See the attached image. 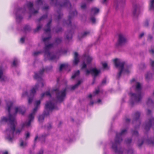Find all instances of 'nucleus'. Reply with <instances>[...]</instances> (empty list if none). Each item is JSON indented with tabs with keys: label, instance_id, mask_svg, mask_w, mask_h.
I'll return each mask as SVG.
<instances>
[{
	"label": "nucleus",
	"instance_id": "8fccbe9b",
	"mask_svg": "<svg viewBox=\"0 0 154 154\" xmlns=\"http://www.w3.org/2000/svg\"><path fill=\"white\" fill-rule=\"evenodd\" d=\"M22 129L18 130L16 131V133L17 134H20L22 131Z\"/></svg>",
	"mask_w": 154,
	"mask_h": 154
},
{
	"label": "nucleus",
	"instance_id": "39448f33",
	"mask_svg": "<svg viewBox=\"0 0 154 154\" xmlns=\"http://www.w3.org/2000/svg\"><path fill=\"white\" fill-rule=\"evenodd\" d=\"M127 133V130L124 129L122 131L119 133L117 134L115 138V143L112 144V148L115 151L116 154H122V151L118 150L117 145L119 144L122 141V136L125 134Z\"/></svg>",
	"mask_w": 154,
	"mask_h": 154
},
{
	"label": "nucleus",
	"instance_id": "cd10ccee",
	"mask_svg": "<svg viewBox=\"0 0 154 154\" xmlns=\"http://www.w3.org/2000/svg\"><path fill=\"white\" fill-rule=\"evenodd\" d=\"M45 95H46L50 97L51 96V94H50V92L49 91H47L45 93L42 94L41 95V97H43Z\"/></svg>",
	"mask_w": 154,
	"mask_h": 154
},
{
	"label": "nucleus",
	"instance_id": "09e8293b",
	"mask_svg": "<svg viewBox=\"0 0 154 154\" xmlns=\"http://www.w3.org/2000/svg\"><path fill=\"white\" fill-rule=\"evenodd\" d=\"M149 24L148 22V21H146L144 23V26L146 27H147L148 26Z\"/></svg>",
	"mask_w": 154,
	"mask_h": 154
},
{
	"label": "nucleus",
	"instance_id": "a878e982",
	"mask_svg": "<svg viewBox=\"0 0 154 154\" xmlns=\"http://www.w3.org/2000/svg\"><path fill=\"white\" fill-rule=\"evenodd\" d=\"M80 74V71L79 70H77L75 72L73 75L71 77L72 79H74L75 77L79 75Z\"/></svg>",
	"mask_w": 154,
	"mask_h": 154
},
{
	"label": "nucleus",
	"instance_id": "f03ea898",
	"mask_svg": "<svg viewBox=\"0 0 154 154\" xmlns=\"http://www.w3.org/2000/svg\"><path fill=\"white\" fill-rule=\"evenodd\" d=\"M133 87L136 93H130L131 99L130 100V103L132 105L140 102L142 98L141 93L142 87L140 84L139 82H136Z\"/></svg>",
	"mask_w": 154,
	"mask_h": 154
},
{
	"label": "nucleus",
	"instance_id": "69168bd1",
	"mask_svg": "<svg viewBox=\"0 0 154 154\" xmlns=\"http://www.w3.org/2000/svg\"><path fill=\"white\" fill-rule=\"evenodd\" d=\"M38 138V136H36L35 138V140H34V142H35L37 139Z\"/></svg>",
	"mask_w": 154,
	"mask_h": 154
},
{
	"label": "nucleus",
	"instance_id": "a19ab883",
	"mask_svg": "<svg viewBox=\"0 0 154 154\" xmlns=\"http://www.w3.org/2000/svg\"><path fill=\"white\" fill-rule=\"evenodd\" d=\"M102 65L103 67L105 69H106L107 68V64L106 63H103Z\"/></svg>",
	"mask_w": 154,
	"mask_h": 154
},
{
	"label": "nucleus",
	"instance_id": "3c124183",
	"mask_svg": "<svg viewBox=\"0 0 154 154\" xmlns=\"http://www.w3.org/2000/svg\"><path fill=\"white\" fill-rule=\"evenodd\" d=\"M24 41V38H22L20 39V42L21 43H23Z\"/></svg>",
	"mask_w": 154,
	"mask_h": 154
},
{
	"label": "nucleus",
	"instance_id": "bf43d9fd",
	"mask_svg": "<svg viewBox=\"0 0 154 154\" xmlns=\"http://www.w3.org/2000/svg\"><path fill=\"white\" fill-rule=\"evenodd\" d=\"M151 113V111L149 109L147 110V114L148 115H149Z\"/></svg>",
	"mask_w": 154,
	"mask_h": 154
},
{
	"label": "nucleus",
	"instance_id": "5fc2aeb1",
	"mask_svg": "<svg viewBox=\"0 0 154 154\" xmlns=\"http://www.w3.org/2000/svg\"><path fill=\"white\" fill-rule=\"evenodd\" d=\"M106 80L105 79H104L103 80V81H102V83L103 84H105L106 83Z\"/></svg>",
	"mask_w": 154,
	"mask_h": 154
},
{
	"label": "nucleus",
	"instance_id": "4be33fe9",
	"mask_svg": "<svg viewBox=\"0 0 154 154\" xmlns=\"http://www.w3.org/2000/svg\"><path fill=\"white\" fill-rule=\"evenodd\" d=\"M66 39L69 41L70 39H72V31H70L69 32H67L66 33Z\"/></svg>",
	"mask_w": 154,
	"mask_h": 154
},
{
	"label": "nucleus",
	"instance_id": "2eb2a0df",
	"mask_svg": "<svg viewBox=\"0 0 154 154\" xmlns=\"http://www.w3.org/2000/svg\"><path fill=\"white\" fill-rule=\"evenodd\" d=\"M140 12L139 7L137 5H133L132 9V14L134 16H137Z\"/></svg>",
	"mask_w": 154,
	"mask_h": 154
},
{
	"label": "nucleus",
	"instance_id": "c85d7f7f",
	"mask_svg": "<svg viewBox=\"0 0 154 154\" xmlns=\"http://www.w3.org/2000/svg\"><path fill=\"white\" fill-rule=\"evenodd\" d=\"M47 15H45L42 16L38 20V22H40L42 20H44V19L47 18Z\"/></svg>",
	"mask_w": 154,
	"mask_h": 154
},
{
	"label": "nucleus",
	"instance_id": "aec40b11",
	"mask_svg": "<svg viewBox=\"0 0 154 154\" xmlns=\"http://www.w3.org/2000/svg\"><path fill=\"white\" fill-rule=\"evenodd\" d=\"M52 22V20L51 19L49 22L47 24L46 26V28L44 29L45 33L50 32L51 31L50 26Z\"/></svg>",
	"mask_w": 154,
	"mask_h": 154
},
{
	"label": "nucleus",
	"instance_id": "a18cd8bd",
	"mask_svg": "<svg viewBox=\"0 0 154 154\" xmlns=\"http://www.w3.org/2000/svg\"><path fill=\"white\" fill-rule=\"evenodd\" d=\"M126 142L127 143H131V139H127L126 141Z\"/></svg>",
	"mask_w": 154,
	"mask_h": 154
},
{
	"label": "nucleus",
	"instance_id": "9b49d317",
	"mask_svg": "<svg viewBox=\"0 0 154 154\" xmlns=\"http://www.w3.org/2000/svg\"><path fill=\"white\" fill-rule=\"evenodd\" d=\"M114 62L116 66L119 68V72L117 76V79H119L124 70V66L125 63L119 59H116L114 60Z\"/></svg>",
	"mask_w": 154,
	"mask_h": 154
},
{
	"label": "nucleus",
	"instance_id": "37998d69",
	"mask_svg": "<svg viewBox=\"0 0 154 154\" xmlns=\"http://www.w3.org/2000/svg\"><path fill=\"white\" fill-rule=\"evenodd\" d=\"M150 53L152 55L154 54V48L151 49L149 50Z\"/></svg>",
	"mask_w": 154,
	"mask_h": 154
},
{
	"label": "nucleus",
	"instance_id": "72a5a7b5",
	"mask_svg": "<svg viewBox=\"0 0 154 154\" xmlns=\"http://www.w3.org/2000/svg\"><path fill=\"white\" fill-rule=\"evenodd\" d=\"M18 63V61L17 60L16 58H14L13 63V64L14 66H16L17 65Z\"/></svg>",
	"mask_w": 154,
	"mask_h": 154
},
{
	"label": "nucleus",
	"instance_id": "de8ad7c7",
	"mask_svg": "<svg viewBox=\"0 0 154 154\" xmlns=\"http://www.w3.org/2000/svg\"><path fill=\"white\" fill-rule=\"evenodd\" d=\"M32 98H29V99H28V103L30 104V103H31L32 101Z\"/></svg>",
	"mask_w": 154,
	"mask_h": 154
},
{
	"label": "nucleus",
	"instance_id": "774afa93",
	"mask_svg": "<svg viewBox=\"0 0 154 154\" xmlns=\"http://www.w3.org/2000/svg\"><path fill=\"white\" fill-rule=\"evenodd\" d=\"M143 35H144V33H142L139 36L140 38H141L143 36Z\"/></svg>",
	"mask_w": 154,
	"mask_h": 154
},
{
	"label": "nucleus",
	"instance_id": "4468645a",
	"mask_svg": "<svg viewBox=\"0 0 154 154\" xmlns=\"http://www.w3.org/2000/svg\"><path fill=\"white\" fill-rule=\"evenodd\" d=\"M93 58H92L89 56H85L84 58V61L83 62L82 64V69H84L86 67V65L85 63V62L86 61V63L87 64H89L90 63L91 61L92 60Z\"/></svg>",
	"mask_w": 154,
	"mask_h": 154
},
{
	"label": "nucleus",
	"instance_id": "bb28decb",
	"mask_svg": "<svg viewBox=\"0 0 154 154\" xmlns=\"http://www.w3.org/2000/svg\"><path fill=\"white\" fill-rule=\"evenodd\" d=\"M62 39L61 38H56L55 43L57 44H60L62 42Z\"/></svg>",
	"mask_w": 154,
	"mask_h": 154
},
{
	"label": "nucleus",
	"instance_id": "6e6552de",
	"mask_svg": "<svg viewBox=\"0 0 154 154\" xmlns=\"http://www.w3.org/2000/svg\"><path fill=\"white\" fill-rule=\"evenodd\" d=\"M40 103L41 101L40 100H37L35 102V107L33 109L32 112L29 116V121L28 122H26L23 124V128L25 126H29L30 125L31 121L34 119V115L39 107Z\"/></svg>",
	"mask_w": 154,
	"mask_h": 154
},
{
	"label": "nucleus",
	"instance_id": "7c9ffc66",
	"mask_svg": "<svg viewBox=\"0 0 154 154\" xmlns=\"http://www.w3.org/2000/svg\"><path fill=\"white\" fill-rule=\"evenodd\" d=\"M67 66V65L66 64H61L60 66L59 70L60 71H62V69L64 68H65L66 66Z\"/></svg>",
	"mask_w": 154,
	"mask_h": 154
},
{
	"label": "nucleus",
	"instance_id": "6e6d98bb",
	"mask_svg": "<svg viewBox=\"0 0 154 154\" xmlns=\"http://www.w3.org/2000/svg\"><path fill=\"white\" fill-rule=\"evenodd\" d=\"M62 30V29L61 28H60L58 29H57L56 30V32H59Z\"/></svg>",
	"mask_w": 154,
	"mask_h": 154
},
{
	"label": "nucleus",
	"instance_id": "423d86ee",
	"mask_svg": "<svg viewBox=\"0 0 154 154\" xmlns=\"http://www.w3.org/2000/svg\"><path fill=\"white\" fill-rule=\"evenodd\" d=\"M45 70V69H42L40 70L39 72L38 73H35L34 76L35 79H38L41 82H38V83L30 91V96H33L36 93V90H37L38 88V85H41V87H43V86L44 84L42 81V77Z\"/></svg>",
	"mask_w": 154,
	"mask_h": 154
},
{
	"label": "nucleus",
	"instance_id": "864d4df0",
	"mask_svg": "<svg viewBox=\"0 0 154 154\" xmlns=\"http://www.w3.org/2000/svg\"><path fill=\"white\" fill-rule=\"evenodd\" d=\"M47 136V135H46V134L43 135H42V136L41 137H39V139H41L42 138H44L45 137H46Z\"/></svg>",
	"mask_w": 154,
	"mask_h": 154
},
{
	"label": "nucleus",
	"instance_id": "4c0bfd02",
	"mask_svg": "<svg viewBox=\"0 0 154 154\" xmlns=\"http://www.w3.org/2000/svg\"><path fill=\"white\" fill-rule=\"evenodd\" d=\"M152 103V100L150 98H149L148 99L147 101V103L148 104H151Z\"/></svg>",
	"mask_w": 154,
	"mask_h": 154
},
{
	"label": "nucleus",
	"instance_id": "0e129e2a",
	"mask_svg": "<svg viewBox=\"0 0 154 154\" xmlns=\"http://www.w3.org/2000/svg\"><path fill=\"white\" fill-rule=\"evenodd\" d=\"M52 67L51 66H49V68H48H48H46V69H47V70H50V69H52Z\"/></svg>",
	"mask_w": 154,
	"mask_h": 154
},
{
	"label": "nucleus",
	"instance_id": "c03bdc74",
	"mask_svg": "<svg viewBox=\"0 0 154 154\" xmlns=\"http://www.w3.org/2000/svg\"><path fill=\"white\" fill-rule=\"evenodd\" d=\"M40 53H41V52L39 51L35 52H34V53H33V55L34 56H36L38 54H40Z\"/></svg>",
	"mask_w": 154,
	"mask_h": 154
},
{
	"label": "nucleus",
	"instance_id": "f704fd0d",
	"mask_svg": "<svg viewBox=\"0 0 154 154\" xmlns=\"http://www.w3.org/2000/svg\"><path fill=\"white\" fill-rule=\"evenodd\" d=\"M20 146L22 147H24L26 145V143H24L23 141L21 140H20Z\"/></svg>",
	"mask_w": 154,
	"mask_h": 154
},
{
	"label": "nucleus",
	"instance_id": "f8f14e48",
	"mask_svg": "<svg viewBox=\"0 0 154 154\" xmlns=\"http://www.w3.org/2000/svg\"><path fill=\"white\" fill-rule=\"evenodd\" d=\"M100 71L98 70L95 68H93L90 69H86L85 73L86 75H88L89 74H91L94 76V81H95V78L100 73Z\"/></svg>",
	"mask_w": 154,
	"mask_h": 154
},
{
	"label": "nucleus",
	"instance_id": "c756f323",
	"mask_svg": "<svg viewBox=\"0 0 154 154\" xmlns=\"http://www.w3.org/2000/svg\"><path fill=\"white\" fill-rule=\"evenodd\" d=\"M90 20L92 22V23H95L96 20L95 17H94L91 16L90 18Z\"/></svg>",
	"mask_w": 154,
	"mask_h": 154
},
{
	"label": "nucleus",
	"instance_id": "6ab92c4d",
	"mask_svg": "<svg viewBox=\"0 0 154 154\" xmlns=\"http://www.w3.org/2000/svg\"><path fill=\"white\" fill-rule=\"evenodd\" d=\"M90 33V32L89 31H85L79 34L78 38L79 39H81L82 38H84L89 35Z\"/></svg>",
	"mask_w": 154,
	"mask_h": 154
},
{
	"label": "nucleus",
	"instance_id": "603ef678",
	"mask_svg": "<svg viewBox=\"0 0 154 154\" xmlns=\"http://www.w3.org/2000/svg\"><path fill=\"white\" fill-rule=\"evenodd\" d=\"M133 153V150L132 149H130L128 151V153L131 154Z\"/></svg>",
	"mask_w": 154,
	"mask_h": 154
},
{
	"label": "nucleus",
	"instance_id": "412c9836",
	"mask_svg": "<svg viewBox=\"0 0 154 154\" xmlns=\"http://www.w3.org/2000/svg\"><path fill=\"white\" fill-rule=\"evenodd\" d=\"M78 54L77 52L74 53V60L73 61V64L76 65L79 62V59L78 57Z\"/></svg>",
	"mask_w": 154,
	"mask_h": 154
},
{
	"label": "nucleus",
	"instance_id": "ea45409f",
	"mask_svg": "<svg viewBox=\"0 0 154 154\" xmlns=\"http://www.w3.org/2000/svg\"><path fill=\"white\" fill-rule=\"evenodd\" d=\"M81 8L82 9H85L86 8V4L85 3H82L81 5Z\"/></svg>",
	"mask_w": 154,
	"mask_h": 154
},
{
	"label": "nucleus",
	"instance_id": "4d7b16f0",
	"mask_svg": "<svg viewBox=\"0 0 154 154\" xmlns=\"http://www.w3.org/2000/svg\"><path fill=\"white\" fill-rule=\"evenodd\" d=\"M27 95H28V93L27 92H24L22 94V95L23 96H26V95L27 96Z\"/></svg>",
	"mask_w": 154,
	"mask_h": 154
},
{
	"label": "nucleus",
	"instance_id": "e433bc0d",
	"mask_svg": "<svg viewBox=\"0 0 154 154\" xmlns=\"http://www.w3.org/2000/svg\"><path fill=\"white\" fill-rule=\"evenodd\" d=\"M42 27V26L40 25H38L37 26V27L36 29L35 30V32H36L38 31L40 29H41Z\"/></svg>",
	"mask_w": 154,
	"mask_h": 154
},
{
	"label": "nucleus",
	"instance_id": "1a4fd4ad",
	"mask_svg": "<svg viewBox=\"0 0 154 154\" xmlns=\"http://www.w3.org/2000/svg\"><path fill=\"white\" fill-rule=\"evenodd\" d=\"M50 3L51 5H54L59 8L69 6L70 9L72 8L71 5L68 0H62L60 3H58L57 0H51Z\"/></svg>",
	"mask_w": 154,
	"mask_h": 154
},
{
	"label": "nucleus",
	"instance_id": "a211bd4d",
	"mask_svg": "<svg viewBox=\"0 0 154 154\" xmlns=\"http://www.w3.org/2000/svg\"><path fill=\"white\" fill-rule=\"evenodd\" d=\"M125 0H119L116 1L115 2V6L117 8L119 6H122L125 4Z\"/></svg>",
	"mask_w": 154,
	"mask_h": 154
},
{
	"label": "nucleus",
	"instance_id": "b1692460",
	"mask_svg": "<svg viewBox=\"0 0 154 154\" xmlns=\"http://www.w3.org/2000/svg\"><path fill=\"white\" fill-rule=\"evenodd\" d=\"M140 116V114L139 112H137L134 115V120L136 123L139 122L137 120L139 118Z\"/></svg>",
	"mask_w": 154,
	"mask_h": 154
},
{
	"label": "nucleus",
	"instance_id": "13d9d810",
	"mask_svg": "<svg viewBox=\"0 0 154 154\" xmlns=\"http://www.w3.org/2000/svg\"><path fill=\"white\" fill-rule=\"evenodd\" d=\"M151 65L152 67H154V61H151Z\"/></svg>",
	"mask_w": 154,
	"mask_h": 154
},
{
	"label": "nucleus",
	"instance_id": "f3484780",
	"mask_svg": "<svg viewBox=\"0 0 154 154\" xmlns=\"http://www.w3.org/2000/svg\"><path fill=\"white\" fill-rule=\"evenodd\" d=\"M4 69L2 66H0V80L1 81H5L7 77L4 75Z\"/></svg>",
	"mask_w": 154,
	"mask_h": 154
},
{
	"label": "nucleus",
	"instance_id": "e2e57ef3",
	"mask_svg": "<svg viewBox=\"0 0 154 154\" xmlns=\"http://www.w3.org/2000/svg\"><path fill=\"white\" fill-rule=\"evenodd\" d=\"M152 36L151 35H149L148 36V39H152Z\"/></svg>",
	"mask_w": 154,
	"mask_h": 154
},
{
	"label": "nucleus",
	"instance_id": "338daca9",
	"mask_svg": "<svg viewBox=\"0 0 154 154\" xmlns=\"http://www.w3.org/2000/svg\"><path fill=\"white\" fill-rule=\"evenodd\" d=\"M143 141H142L141 143H138V145L139 146H140L143 144Z\"/></svg>",
	"mask_w": 154,
	"mask_h": 154
},
{
	"label": "nucleus",
	"instance_id": "2f4dec72",
	"mask_svg": "<svg viewBox=\"0 0 154 154\" xmlns=\"http://www.w3.org/2000/svg\"><path fill=\"white\" fill-rule=\"evenodd\" d=\"M31 29V28L28 25H26L25 26L24 28V30L25 31H29Z\"/></svg>",
	"mask_w": 154,
	"mask_h": 154
},
{
	"label": "nucleus",
	"instance_id": "393cba45",
	"mask_svg": "<svg viewBox=\"0 0 154 154\" xmlns=\"http://www.w3.org/2000/svg\"><path fill=\"white\" fill-rule=\"evenodd\" d=\"M82 82V80H79L77 84H76L71 87V89L72 90H74L75 89L78 87V86Z\"/></svg>",
	"mask_w": 154,
	"mask_h": 154
},
{
	"label": "nucleus",
	"instance_id": "052dcab7",
	"mask_svg": "<svg viewBox=\"0 0 154 154\" xmlns=\"http://www.w3.org/2000/svg\"><path fill=\"white\" fill-rule=\"evenodd\" d=\"M49 8V7L48 6H46L44 8H43V9L44 10H46L48 9Z\"/></svg>",
	"mask_w": 154,
	"mask_h": 154
},
{
	"label": "nucleus",
	"instance_id": "79ce46f5",
	"mask_svg": "<svg viewBox=\"0 0 154 154\" xmlns=\"http://www.w3.org/2000/svg\"><path fill=\"white\" fill-rule=\"evenodd\" d=\"M132 134L133 135H136V136H137L138 135V133L137 131H132Z\"/></svg>",
	"mask_w": 154,
	"mask_h": 154
},
{
	"label": "nucleus",
	"instance_id": "ddd939ff",
	"mask_svg": "<svg viewBox=\"0 0 154 154\" xmlns=\"http://www.w3.org/2000/svg\"><path fill=\"white\" fill-rule=\"evenodd\" d=\"M77 13L76 11L74 9L73 11H72L70 10L69 12V14L68 17V20L67 21H64L63 22V24L65 25L66 24L68 25H70L71 23V20L74 17L76 16Z\"/></svg>",
	"mask_w": 154,
	"mask_h": 154
},
{
	"label": "nucleus",
	"instance_id": "49530a36",
	"mask_svg": "<svg viewBox=\"0 0 154 154\" xmlns=\"http://www.w3.org/2000/svg\"><path fill=\"white\" fill-rule=\"evenodd\" d=\"M99 92V90H95V91L94 92V96L95 95L97 94Z\"/></svg>",
	"mask_w": 154,
	"mask_h": 154
},
{
	"label": "nucleus",
	"instance_id": "dca6fc26",
	"mask_svg": "<svg viewBox=\"0 0 154 154\" xmlns=\"http://www.w3.org/2000/svg\"><path fill=\"white\" fill-rule=\"evenodd\" d=\"M119 37L118 43L119 45H122L126 42V39L123 35L119 34Z\"/></svg>",
	"mask_w": 154,
	"mask_h": 154
},
{
	"label": "nucleus",
	"instance_id": "20e7f679",
	"mask_svg": "<svg viewBox=\"0 0 154 154\" xmlns=\"http://www.w3.org/2000/svg\"><path fill=\"white\" fill-rule=\"evenodd\" d=\"M33 3L31 2L28 3L23 8H19L17 11L16 13V20L17 22H19L22 19V17L20 16L17 15V14L21 13L22 12H23L24 11H26L27 9H28L29 11L30 14H35L38 12V10H35L33 7Z\"/></svg>",
	"mask_w": 154,
	"mask_h": 154
},
{
	"label": "nucleus",
	"instance_id": "58836bf2",
	"mask_svg": "<svg viewBox=\"0 0 154 154\" xmlns=\"http://www.w3.org/2000/svg\"><path fill=\"white\" fill-rule=\"evenodd\" d=\"M58 16L57 17V20H59L61 18L63 15L61 13H59V12H58Z\"/></svg>",
	"mask_w": 154,
	"mask_h": 154
},
{
	"label": "nucleus",
	"instance_id": "9d476101",
	"mask_svg": "<svg viewBox=\"0 0 154 154\" xmlns=\"http://www.w3.org/2000/svg\"><path fill=\"white\" fill-rule=\"evenodd\" d=\"M66 88H65L61 91H60L58 89H54L53 92L56 94L57 100L59 102L62 101L65 99L66 96Z\"/></svg>",
	"mask_w": 154,
	"mask_h": 154
},
{
	"label": "nucleus",
	"instance_id": "f257e3e1",
	"mask_svg": "<svg viewBox=\"0 0 154 154\" xmlns=\"http://www.w3.org/2000/svg\"><path fill=\"white\" fill-rule=\"evenodd\" d=\"M12 103L11 101H9L7 103V108L9 113L8 118L4 117L2 119V121L9 122L10 124V127L8 128L6 131V133L8 136L6 139L9 141L11 142L14 138V133L15 131V124H16L15 118V114L18 112L22 114H23L24 112L22 111V109L20 107H16L15 108V113L14 115H12L10 113V109L12 106Z\"/></svg>",
	"mask_w": 154,
	"mask_h": 154
},
{
	"label": "nucleus",
	"instance_id": "0eeeda50",
	"mask_svg": "<svg viewBox=\"0 0 154 154\" xmlns=\"http://www.w3.org/2000/svg\"><path fill=\"white\" fill-rule=\"evenodd\" d=\"M57 107L55 104L51 101L48 102L45 105V110L44 111V114L40 116L38 118V121L40 122H42L44 120L45 116H48L49 114V111H52L54 109H57Z\"/></svg>",
	"mask_w": 154,
	"mask_h": 154
},
{
	"label": "nucleus",
	"instance_id": "473e14b6",
	"mask_svg": "<svg viewBox=\"0 0 154 154\" xmlns=\"http://www.w3.org/2000/svg\"><path fill=\"white\" fill-rule=\"evenodd\" d=\"M36 3L37 7L40 5L42 4V0H37L36 2Z\"/></svg>",
	"mask_w": 154,
	"mask_h": 154
},
{
	"label": "nucleus",
	"instance_id": "680f3d73",
	"mask_svg": "<svg viewBox=\"0 0 154 154\" xmlns=\"http://www.w3.org/2000/svg\"><path fill=\"white\" fill-rule=\"evenodd\" d=\"M43 150H41L39 151L38 154H43Z\"/></svg>",
	"mask_w": 154,
	"mask_h": 154
},
{
	"label": "nucleus",
	"instance_id": "7ed1b4c3",
	"mask_svg": "<svg viewBox=\"0 0 154 154\" xmlns=\"http://www.w3.org/2000/svg\"><path fill=\"white\" fill-rule=\"evenodd\" d=\"M51 38V36L50 35L49 36L46 38H42L43 41L44 42L45 44V47L44 49V52L45 56L48 57L51 60H54L57 59L58 57H57L56 55H54L52 56L51 55V53L50 52V50L53 46V44H47V43L49 42V40Z\"/></svg>",
	"mask_w": 154,
	"mask_h": 154
},
{
	"label": "nucleus",
	"instance_id": "5701e85b",
	"mask_svg": "<svg viewBox=\"0 0 154 154\" xmlns=\"http://www.w3.org/2000/svg\"><path fill=\"white\" fill-rule=\"evenodd\" d=\"M99 12V9L96 7H93L91 9V14H93L94 15L97 14Z\"/></svg>",
	"mask_w": 154,
	"mask_h": 154
},
{
	"label": "nucleus",
	"instance_id": "c9c22d12",
	"mask_svg": "<svg viewBox=\"0 0 154 154\" xmlns=\"http://www.w3.org/2000/svg\"><path fill=\"white\" fill-rule=\"evenodd\" d=\"M25 136L26 139H27L29 138L30 136V134L29 132H27L25 133Z\"/></svg>",
	"mask_w": 154,
	"mask_h": 154
}]
</instances>
